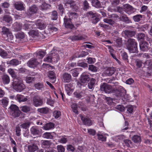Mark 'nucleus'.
I'll return each mask as SVG.
<instances>
[{
	"mask_svg": "<svg viewBox=\"0 0 152 152\" xmlns=\"http://www.w3.org/2000/svg\"><path fill=\"white\" fill-rule=\"evenodd\" d=\"M126 45L127 49L130 53H138L137 43L135 39L129 38L126 42Z\"/></svg>",
	"mask_w": 152,
	"mask_h": 152,
	"instance_id": "obj_1",
	"label": "nucleus"
},
{
	"mask_svg": "<svg viewBox=\"0 0 152 152\" xmlns=\"http://www.w3.org/2000/svg\"><path fill=\"white\" fill-rule=\"evenodd\" d=\"M12 85L15 90L19 92L22 91L25 88V86L22 83V81L18 79H14Z\"/></svg>",
	"mask_w": 152,
	"mask_h": 152,
	"instance_id": "obj_2",
	"label": "nucleus"
},
{
	"mask_svg": "<svg viewBox=\"0 0 152 152\" xmlns=\"http://www.w3.org/2000/svg\"><path fill=\"white\" fill-rule=\"evenodd\" d=\"M79 116L83 125L90 126L93 124L94 121L92 120L88 116L82 114H80Z\"/></svg>",
	"mask_w": 152,
	"mask_h": 152,
	"instance_id": "obj_3",
	"label": "nucleus"
},
{
	"mask_svg": "<svg viewBox=\"0 0 152 152\" xmlns=\"http://www.w3.org/2000/svg\"><path fill=\"white\" fill-rule=\"evenodd\" d=\"M80 78V82H78L77 83V86L79 87L83 85V83L89 82L91 79L89 75L86 73L82 74L81 75Z\"/></svg>",
	"mask_w": 152,
	"mask_h": 152,
	"instance_id": "obj_4",
	"label": "nucleus"
},
{
	"mask_svg": "<svg viewBox=\"0 0 152 152\" xmlns=\"http://www.w3.org/2000/svg\"><path fill=\"white\" fill-rule=\"evenodd\" d=\"M100 89L101 91H104L105 93L108 94L112 92L113 91L112 86L105 83L101 84Z\"/></svg>",
	"mask_w": 152,
	"mask_h": 152,
	"instance_id": "obj_5",
	"label": "nucleus"
},
{
	"mask_svg": "<svg viewBox=\"0 0 152 152\" xmlns=\"http://www.w3.org/2000/svg\"><path fill=\"white\" fill-rule=\"evenodd\" d=\"M10 108L11 110L10 113L15 118L20 116L21 112L17 105L12 104L10 106Z\"/></svg>",
	"mask_w": 152,
	"mask_h": 152,
	"instance_id": "obj_6",
	"label": "nucleus"
},
{
	"mask_svg": "<svg viewBox=\"0 0 152 152\" xmlns=\"http://www.w3.org/2000/svg\"><path fill=\"white\" fill-rule=\"evenodd\" d=\"M41 129L38 126H33L30 129L31 135L34 137H39L41 134Z\"/></svg>",
	"mask_w": 152,
	"mask_h": 152,
	"instance_id": "obj_7",
	"label": "nucleus"
},
{
	"mask_svg": "<svg viewBox=\"0 0 152 152\" xmlns=\"http://www.w3.org/2000/svg\"><path fill=\"white\" fill-rule=\"evenodd\" d=\"M38 10V8L35 5L30 7L26 12L27 17L29 18H33V15L37 12Z\"/></svg>",
	"mask_w": 152,
	"mask_h": 152,
	"instance_id": "obj_8",
	"label": "nucleus"
},
{
	"mask_svg": "<svg viewBox=\"0 0 152 152\" xmlns=\"http://www.w3.org/2000/svg\"><path fill=\"white\" fill-rule=\"evenodd\" d=\"M64 24L65 28L67 29H72L74 27L72 24L71 19L66 16H65L64 18Z\"/></svg>",
	"mask_w": 152,
	"mask_h": 152,
	"instance_id": "obj_9",
	"label": "nucleus"
},
{
	"mask_svg": "<svg viewBox=\"0 0 152 152\" xmlns=\"http://www.w3.org/2000/svg\"><path fill=\"white\" fill-rule=\"evenodd\" d=\"M86 15L89 18L92 19V22L93 24H96L99 20V18L97 17V14L93 12L92 11L88 12Z\"/></svg>",
	"mask_w": 152,
	"mask_h": 152,
	"instance_id": "obj_10",
	"label": "nucleus"
},
{
	"mask_svg": "<svg viewBox=\"0 0 152 152\" xmlns=\"http://www.w3.org/2000/svg\"><path fill=\"white\" fill-rule=\"evenodd\" d=\"M33 104L35 107L42 106L43 104L42 99L38 95L34 96L32 99Z\"/></svg>",
	"mask_w": 152,
	"mask_h": 152,
	"instance_id": "obj_11",
	"label": "nucleus"
},
{
	"mask_svg": "<svg viewBox=\"0 0 152 152\" xmlns=\"http://www.w3.org/2000/svg\"><path fill=\"white\" fill-rule=\"evenodd\" d=\"M115 93L116 97L121 98L125 96L126 91L123 87L120 86L115 90Z\"/></svg>",
	"mask_w": 152,
	"mask_h": 152,
	"instance_id": "obj_12",
	"label": "nucleus"
},
{
	"mask_svg": "<svg viewBox=\"0 0 152 152\" xmlns=\"http://www.w3.org/2000/svg\"><path fill=\"white\" fill-rule=\"evenodd\" d=\"M139 45L140 50L143 51H147L150 48L149 44L145 41L141 42Z\"/></svg>",
	"mask_w": 152,
	"mask_h": 152,
	"instance_id": "obj_13",
	"label": "nucleus"
},
{
	"mask_svg": "<svg viewBox=\"0 0 152 152\" xmlns=\"http://www.w3.org/2000/svg\"><path fill=\"white\" fill-rule=\"evenodd\" d=\"M39 62L36 58L31 59L27 63V65L30 67L34 68L38 64Z\"/></svg>",
	"mask_w": 152,
	"mask_h": 152,
	"instance_id": "obj_14",
	"label": "nucleus"
},
{
	"mask_svg": "<svg viewBox=\"0 0 152 152\" xmlns=\"http://www.w3.org/2000/svg\"><path fill=\"white\" fill-rule=\"evenodd\" d=\"M39 144L38 141H35L32 145H28V150L29 152H34L38 148L37 145Z\"/></svg>",
	"mask_w": 152,
	"mask_h": 152,
	"instance_id": "obj_15",
	"label": "nucleus"
},
{
	"mask_svg": "<svg viewBox=\"0 0 152 152\" xmlns=\"http://www.w3.org/2000/svg\"><path fill=\"white\" fill-rule=\"evenodd\" d=\"M65 88L67 94L70 96L73 92V89L74 88L73 87V84L70 83L65 85Z\"/></svg>",
	"mask_w": 152,
	"mask_h": 152,
	"instance_id": "obj_16",
	"label": "nucleus"
},
{
	"mask_svg": "<svg viewBox=\"0 0 152 152\" xmlns=\"http://www.w3.org/2000/svg\"><path fill=\"white\" fill-rule=\"evenodd\" d=\"M63 80L64 82L68 83L72 80V76L70 74L67 72L64 73L62 76Z\"/></svg>",
	"mask_w": 152,
	"mask_h": 152,
	"instance_id": "obj_17",
	"label": "nucleus"
},
{
	"mask_svg": "<svg viewBox=\"0 0 152 152\" xmlns=\"http://www.w3.org/2000/svg\"><path fill=\"white\" fill-rule=\"evenodd\" d=\"M124 11L128 14L130 15L133 12V9L129 4H126L124 5Z\"/></svg>",
	"mask_w": 152,
	"mask_h": 152,
	"instance_id": "obj_18",
	"label": "nucleus"
},
{
	"mask_svg": "<svg viewBox=\"0 0 152 152\" xmlns=\"http://www.w3.org/2000/svg\"><path fill=\"white\" fill-rule=\"evenodd\" d=\"M83 37L82 36L80 35H74L70 36L68 37V39H70L72 41L82 40L83 39Z\"/></svg>",
	"mask_w": 152,
	"mask_h": 152,
	"instance_id": "obj_19",
	"label": "nucleus"
},
{
	"mask_svg": "<svg viewBox=\"0 0 152 152\" xmlns=\"http://www.w3.org/2000/svg\"><path fill=\"white\" fill-rule=\"evenodd\" d=\"M48 77L51 82L53 83L55 82L56 80V77L54 72L53 71L49 72L48 74Z\"/></svg>",
	"mask_w": 152,
	"mask_h": 152,
	"instance_id": "obj_20",
	"label": "nucleus"
},
{
	"mask_svg": "<svg viewBox=\"0 0 152 152\" xmlns=\"http://www.w3.org/2000/svg\"><path fill=\"white\" fill-rule=\"evenodd\" d=\"M46 52L42 50L37 52L34 54L37 58L39 59H42L45 55Z\"/></svg>",
	"mask_w": 152,
	"mask_h": 152,
	"instance_id": "obj_21",
	"label": "nucleus"
},
{
	"mask_svg": "<svg viewBox=\"0 0 152 152\" xmlns=\"http://www.w3.org/2000/svg\"><path fill=\"white\" fill-rule=\"evenodd\" d=\"M115 69L113 67H109L105 71V73L107 76H110L115 72Z\"/></svg>",
	"mask_w": 152,
	"mask_h": 152,
	"instance_id": "obj_22",
	"label": "nucleus"
},
{
	"mask_svg": "<svg viewBox=\"0 0 152 152\" xmlns=\"http://www.w3.org/2000/svg\"><path fill=\"white\" fill-rule=\"evenodd\" d=\"M88 54V53L85 51H83L81 53H75L73 56V58H82L83 57Z\"/></svg>",
	"mask_w": 152,
	"mask_h": 152,
	"instance_id": "obj_23",
	"label": "nucleus"
},
{
	"mask_svg": "<svg viewBox=\"0 0 152 152\" xmlns=\"http://www.w3.org/2000/svg\"><path fill=\"white\" fill-rule=\"evenodd\" d=\"M52 58V62L53 63H57L59 59V57L58 54L56 52L54 53H52L50 54Z\"/></svg>",
	"mask_w": 152,
	"mask_h": 152,
	"instance_id": "obj_24",
	"label": "nucleus"
},
{
	"mask_svg": "<svg viewBox=\"0 0 152 152\" xmlns=\"http://www.w3.org/2000/svg\"><path fill=\"white\" fill-rule=\"evenodd\" d=\"M120 20L126 23H132V21L126 15L121 16L120 17Z\"/></svg>",
	"mask_w": 152,
	"mask_h": 152,
	"instance_id": "obj_25",
	"label": "nucleus"
},
{
	"mask_svg": "<svg viewBox=\"0 0 152 152\" xmlns=\"http://www.w3.org/2000/svg\"><path fill=\"white\" fill-rule=\"evenodd\" d=\"M82 69L81 68H75L74 69L71 70V73L73 77H77L79 74V72L81 71Z\"/></svg>",
	"mask_w": 152,
	"mask_h": 152,
	"instance_id": "obj_26",
	"label": "nucleus"
},
{
	"mask_svg": "<svg viewBox=\"0 0 152 152\" xmlns=\"http://www.w3.org/2000/svg\"><path fill=\"white\" fill-rule=\"evenodd\" d=\"M74 94L76 98L80 99L84 96V94L81 90H77L74 92Z\"/></svg>",
	"mask_w": 152,
	"mask_h": 152,
	"instance_id": "obj_27",
	"label": "nucleus"
},
{
	"mask_svg": "<svg viewBox=\"0 0 152 152\" xmlns=\"http://www.w3.org/2000/svg\"><path fill=\"white\" fill-rule=\"evenodd\" d=\"M124 32L125 35L128 37H133L136 33L135 31L129 30H125Z\"/></svg>",
	"mask_w": 152,
	"mask_h": 152,
	"instance_id": "obj_28",
	"label": "nucleus"
},
{
	"mask_svg": "<svg viewBox=\"0 0 152 152\" xmlns=\"http://www.w3.org/2000/svg\"><path fill=\"white\" fill-rule=\"evenodd\" d=\"M90 80V81L88 85V88L89 89L93 90L94 88V86L96 80L94 78H91Z\"/></svg>",
	"mask_w": 152,
	"mask_h": 152,
	"instance_id": "obj_29",
	"label": "nucleus"
},
{
	"mask_svg": "<svg viewBox=\"0 0 152 152\" xmlns=\"http://www.w3.org/2000/svg\"><path fill=\"white\" fill-rule=\"evenodd\" d=\"M91 3L92 5L97 8H99L102 7L101 3L98 0H92Z\"/></svg>",
	"mask_w": 152,
	"mask_h": 152,
	"instance_id": "obj_30",
	"label": "nucleus"
},
{
	"mask_svg": "<svg viewBox=\"0 0 152 152\" xmlns=\"http://www.w3.org/2000/svg\"><path fill=\"white\" fill-rule=\"evenodd\" d=\"M132 140L135 143H140L141 141V138L140 135H134L132 137Z\"/></svg>",
	"mask_w": 152,
	"mask_h": 152,
	"instance_id": "obj_31",
	"label": "nucleus"
},
{
	"mask_svg": "<svg viewBox=\"0 0 152 152\" xmlns=\"http://www.w3.org/2000/svg\"><path fill=\"white\" fill-rule=\"evenodd\" d=\"M55 124L53 123L50 122L45 124L44 126V128L45 130H49L54 128Z\"/></svg>",
	"mask_w": 152,
	"mask_h": 152,
	"instance_id": "obj_32",
	"label": "nucleus"
},
{
	"mask_svg": "<svg viewBox=\"0 0 152 152\" xmlns=\"http://www.w3.org/2000/svg\"><path fill=\"white\" fill-rule=\"evenodd\" d=\"M57 8H58V11L60 15L61 16L62 15L65 13V9L62 4H61L59 5H58Z\"/></svg>",
	"mask_w": 152,
	"mask_h": 152,
	"instance_id": "obj_33",
	"label": "nucleus"
},
{
	"mask_svg": "<svg viewBox=\"0 0 152 152\" xmlns=\"http://www.w3.org/2000/svg\"><path fill=\"white\" fill-rule=\"evenodd\" d=\"M51 5L44 2L40 7V9L42 10H46L50 8Z\"/></svg>",
	"mask_w": 152,
	"mask_h": 152,
	"instance_id": "obj_34",
	"label": "nucleus"
},
{
	"mask_svg": "<svg viewBox=\"0 0 152 152\" xmlns=\"http://www.w3.org/2000/svg\"><path fill=\"white\" fill-rule=\"evenodd\" d=\"M3 83L4 84H8L10 82V79L9 76L7 75H3L2 77Z\"/></svg>",
	"mask_w": 152,
	"mask_h": 152,
	"instance_id": "obj_35",
	"label": "nucleus"
},
{
	"mask_svg": "<svg viewBox=\"0 0 152 152\" xmlns=\"http://www.w3.org/2000/svg\"><path fill=\"white\" fill-rule=\"evenodd\" d=\"M20 109L23 112L27 113L30 111L31 107L29 106L25 105L20 107Z\"/></svg>",
	"mask_w": 152,
	"mask_h": 152,
	"instance_id": "obj_36",
	"label": "nucleus"
},
{
	"mask_svg": "<svg viewBox=\"0 0 152 152\" xmlns=\"http://www.w3.org/2000/svg\"><path fill=\"white\" fill-rule=\"evenodd\" d=\"M21 26L17 23H14L12 25V28L15 31H20L21 29Z\"/></svg>",
	"mask_w": 152,
	"mask_h": 152,
	"instance_id": "obj_37",
	"label": "nucleus"
},
{
	"mask_svg": "<svg viewBox=\"0 0 152 152\" xmlns=\"http://www.w3.org/2000/svg\"><path fill=\"white\" fill-rule=\"evenodd\" d=\"M51 145V142L48 140H43L42 142V146L44 148H49Z\"/></svg>",
	"mask_w": 152,
	"mask_h": 152,
	"instance_id": "obj_38",
	"label": "nucleus"
},
{
	"mask_svg": "<svg viewBox=\"0 0 152 152\" xmlns=\"http://www.w3.org/2000/svg\"><path fill=\"white\" fill-rule=\"evenodd\" d=\"M143 15L140 14H137L133 17V19L135 22H138L142 20Z\"/></svg>",
	"mask_w": 152,
	"mask_h": 152,
	"instance_id": "obj_39",
	"label": "nucleus"
},
{
	"mask_svg": "<svg viewBox=\"0 0 152 152\" xmlns=\"http://www.w3.org/2000/svg\"><path fill=\"white\" fill-rule=\"evenodd\" d=\"M38 112L42 114H47L49 112V109L48 107H43L38 108L37 109Z\"/></svg>",
	"mask_w": 152,
	"mask_h": 152,
	"instance_id": "obj_40",
	"label": "nucleus"
},
{
	"mask_svg": "<svg viewBox=\"0 0 152 152\" xmlns=\"http://www.w3.org/2000/svg\"><path fill=\"white\" fill-rule=\"evenodd\" d=\"M35 88L39 90H43L44 86L42 83H38L34 85Z\"/></svg>",
	"mask_w": 152,
	"mask_h": 152,
	"instance_id": "obj_41",
	"label": "nucleus"
},
{
	"mask_svg": "<svg viewBox=\"0 0 152 152\" xmlns=\"http://www.w3.org/2000/svg\"><path fill=\"white\" fill-rule=\"evenodd\" d=\"M8 72L11 75L12 77L13 78V81L15 79H18L16 74L14 71L13 69H8Z\"/></svg>",
	"mask_w": 152,
	"mask_h": 152,
	"instance_id": "obj_42",
	"label": "nucleus"
},
{
	"mask_svg": "<svg viewBox=\"0 0 152 152\" xmlns=\"http://www.w3.org/2000/svg\"><path fill=\"white\" fill-rule=\"evenodd\" d=\"M15 7L18 10H22L24 9L23 4L21 3H15Z\"/></svg>",
	"mask_w": 152,
	"mask_h": 152,
	"instance_id": "obj_43",
	"label": "nucleus"
},
{
	"mask_svg": "<svg viewBox=\"0 0 152 152\" xmlns=\"http://www.w3.org/2000/svg\"><path fill=\"white\" fill-rule=\"evenodd\" d=\"M20 62L17 59H14L10 61L9 64L11 65L16 66L20 64Z\"/></svg>",
	"mask_w": 152,
	"mask_h": 152,
	"instance_id": "obj_44",
	"label": "nucleus"
},
{
	"mask_svg": "<svg viewBox=\"0 0 152 152\" xmlns=\"http://www.w3.org/2000/svg\"><path fill=\"white\" fill-rule=\"evenodd\" d=\"M103 21L107 23H108L111 25L113 26L115 24V22L111 19H109L107 18H104Z\"/></svg>",
	"mask_w": 152,
	"mask_h": 152,
	"instance_id": "obj_45",
	"label": "nucleus"
},
{
	"mask_svg": "<svg viewBox=\"0 0 152 152\" xmlns=\"http://www.w3.org/2000/svg\"><path fill=\"white\" fill-rule=\"evenodd\" d=\"M88 64L86 63L81 61H79L77 64V66L85 68L88 66Z\"/></svg>",
	"mask_w": 152,
	"mask_h": 152,
	"instance_id": "obj_46",
	"label": "nucleus"
},
{
	"mask_svg": "<svg viewBox=\"0 0 152 152\" xmlns=\"http://www.w3.org/2000/svg\"><path fill=\"white\" fill-rule=\"evenodd\" d=\"M88 69L93 72H96L98 71V68L93 65L91 64L89 65Z\"/></svg>",
	"mask_w": 152,
	"mask_h": 152,
	"instance_id": "obj_47",
	"label": "nucleus"
},
{
	"mask_svg": "<svg viewBox=\"0 0 152 152\" xmlns=\"http://www.w3.org/2000/svg\"><path fill=\"white\" fill-rule=\"evenodd\" d=\"M15 37L17 39L21 40L24 38L25 35L23 32H18L16 34Z\"/></svg>",
	"mask_w": 152,
	"mask_h": 152,
	"instance_id": "obj_48",
	"label": "nucleus"
},
{
	"mask_svg": "<svg viewBox=\"0 0 152 152\" xmlns=\"http://www.w3.org/2000/svg\"><path fill=\"white\" fill-rule=\"evenodd\" d=\"M30 125L31 122H30L28 121L26 122H25L21 124L20 125V126L21 128L26 129L29 127Z\"/></svg>",
	"mask_w": 152,
	"mask_h": 152,
	"instance_id": "obj_49",
	"label": "nucleus"
},
{
	"mask_svg": "<svg viewBox=\"0 0 152 152\" xmlns=\"http://www.w3.org/2000/svg\"><path fill=\"white\" fill-rule=\"evenodd\" d=\"M61 115V113L59 110H55L53 113V115L55 118H58Z\"/></svg>",
	"mask_w": 152,
	"mask_h": 152,
	"instance_id": "obj_50",
	"label": "nucleus"
},
{
	"mask_svg": "<svg viewBox=\"0 0 152 152\" xmlns=\"http://www.w3.org/2000/svg\"><path fill=\"white\" fill-rule=\"evenodd\" d=\"M17 98L20 102H25L27 100L26 98H24L23 96L22 95H17Z\"/></svg>",
	"mask_w": 152,
	"mask_h": 152,
	"instance_id": "obj_51",
	"label": "nucleus"
},
{
	"mask_svg": "<svg viewBox=\"0 0 152 152\" xmlns=\"http://www.w3.org/2000/svg\"><path fill=\"white\" fill-rule=\"evenodd\" d=\"M69 18H75L78 17L77 14L75 12H69L68 13Z\"/></svg>",
	"mask_w": 152,
	"mask_h": 152,
	"instance_id": "obj_52",
	"label": "nucleus"
},
{
	"mask_svg": "<svg viewBox=\"0 0 152 152\" xmlns=\"http://www.w3.org/2000/svg\"><path fill=\"white\" fill-rule=\"evenodd\" d=\"M83 9L84 10H87L89 9L90 6L89 4L86 0H85L83 3Z\"/></svg>",
	"mask_w": 152,
	"mask_h": 152,
	"instance_id": "obj_53",
	"label": "nucleus"
},
{
	"mask_svg": "<svg viewBox=\"0 0 152 152\" xmlns=\"http://www.w3.org/2000/svg\"><path fill=\"white\" fill-rule=\"evenodd\" d=\"M71 107L72 108L73 112L77 114H78L77 110L78 105L76 104H74L71 105Z\"/></svg>",
	"mask_w": 152,
	"mask_h": 152,
	"instance_id": "obj_54",
	"label": "nucleus"
},
{
	"mask_svg": "<svg viewBox=\"0 0 152 152\" xmlns=\"http://www.w3.org/2000/svg\"><path fill=\"white\" fill-rule=\"evenodd\" d=\"M135 64L137 68H140L141 67L143 63L141 60L137 59L135 61Z\"/></svg>",
	"mask_w": 152,
	"mask_h": 152,
	"instance_id": "obj_55",
	"label": "nucleus"
},
{
	"mask_svg": "<svg viewBox=\"0 0 152 152\" xmlns=\"http://www.w3.org/2000/svg\"><path fill=\"white\" fill-rule=\"evenodd\" d=\"M43 137L46 138L52 139L53 137V136L51 135L50 133L45 132L43 134Z\"/></svg>",
	"mask_w": 152,
	"mask_h": 152,
	"instance_id": "obj_56",
	"label": "nucleus"
},
{
	"mask_svg": "<svg viewBox=\"0 0 152 152\" xmlns=\"http://www.w3.org/2000/svg\"><path fill=\"white\" fill-rule=\"evenodd\" d=\"M3 20L5 22L9 23L11 22L12 20L11 17L10 16L7 15H4L3 18Z\"/></svg>",
	"mask_w": 152,
	"mask_h": 152,
	"instance_id": "obj_57",
	"label": "nucleus"
},
{
	"mask_svg": "<svg viewBox=\"0 0 152 152\" xmlns=\"http://www.w3.org/2000/svg\"><path fill=\"white\" fill-rule=\"evenodd\" d=\"M77 66V64L76 63L72 62L66 65V67H68V69L69 70L71 68Z\"/></svg>",
	"mask_w": 152,
	"mask_h": 152,
	"instance_id": "obj_58",
	"label": "nucleus"
},
{
	"mask_svg": "<svg viewBox=\"0 0 152 152\" xmlns=\"http://www.w3.org/2000/svg\"><path fill=\"white\" fill-rule=\"evenodd\" d=\"M121 56L123 60L128 62V56L127 53L124 52L121 54Z\"/></svg>",
	"mask_w": 152,
	"mask_h": 152,
	"instance_id": "obj_59",
	"label": "nucleus"
},
{
	"mask_svg": "<svg viewBox=\"0 0 152 152\" xmlns=\"http://www.w3.org/2000/svg\"><path fill=\"white\" fill-rule=\"evenodd\" d=\"M7 53L6 51L2 49H0V55L4 58H7Z\"/></svg>",
	"mask_w": 152,
	"mask_h": 152,
	"instance_id": "obj_60",
	"label": "nucleus"
},
{
	"mask_svg": "<svg viewBox=\"0 0 152 152\" xmlns=\"http://www.w3.org/2000/svg\"><path fill=\"white\" fill-rule=\"evenodd\" d=\"M44 61L49 63L53 62L50 54L44 58Z\"/></svg>",
	"mask_w": 152,
	"mask_h": 152,
	"instance_id": "obj_61",
	"label": "nucleus"
},
{
	"mask_svg": "<svg viewBox=\"0 0 152 152\" xmlns=\"http://www.w3.org/2000/svg\"><path fill=\"white\" fill-rule=\"evenodd\" d=\"M66 137V135L62 136L60 139L58 140L59 142L61 143H66L67 141V139L65 137Z\"/></svg>",
	"mask_w": 152,
	"mask_h": 152,
	"instance_id": "obj_62",
	"label": "nucleus"
},
{
	"mask_svg": "<svg viewBox=\"0 0 152 152\" xmlns=\"http://www.w3.org/2000/svg\"><path fill=\"white\" fill-rule=\"evenodd\" d=\"M97 136L99 140L102 141H105L106 140L107 138L104 136L102 134H97Z\"/></svg>",
	"mask_w": 152,
	"mask_h": 152,
	"instance_id": "obj_63",
	"label": "nucleus"
},
{
	"mask_svg": "<svg viewBox=\"0 0 152 152\" xmlns=\"http://www.w3.org/2000/svg\"><path fill=\"white\" fill-rule=\"evenodd\" d=\"M145 34L144 33H140L137 36V38L138 40H140L141 41L144 40Z\"/></svg>",
	"mask_w": 152,
	"mask_h": 152,
	"instance_id": "obj_64",
	"label": "nucleus"
}]
</instances>
